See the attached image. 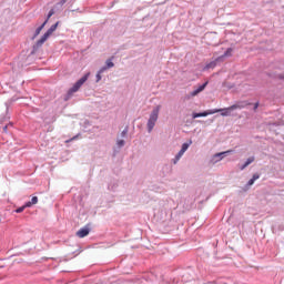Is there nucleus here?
Instances as JSON below:
<instances>
[{
    "mask_svg": "<svg viewBox=\"0 0 284 284\" xmlns=\"http://www.w3.org/2000/svg\"><path fill=\"white\" fill-rule=\"evenodd\" d=\"M88 79H90V72L85 73L82 78H80L73 85L72 88H70L64 97V101H69L70 98L72 97V94H74V92H79V90H81V88L83 87V84L85 83V81H88Z\"/></svg>",
    "mask_w": 284,
    "mask_h": 284,
    "instance_id": "obj_1",
    "label": "nucleus"
},
{
    "mask_svg": "<svg viewBox=\"0 0 284 284\" xmlns=\"http://www.w3.org/2000/svg\"><path fill=\"white\" fill-rule=\"evenodd\" d=\"M159 112H161L160 105L153 108L152 112L150 113L146 124L149 134L152 132V130H154V125H156V121H159Z\"/></svg>",
    "mask_w": 284,
    "mask_h": 284,
    "instance_id": "obj_2",
    "label": "nucleus"
},
{
    "mask_svg": "<svg viewBox=\"0 0 284 284\" xmlns=\"http://www.w3.org/2000/svg\"><path fill=\"white\" fill-rule=\"evenodd\" d=\"M52 34L49 33L48 31L41 37V39H39L32 47V51L31 54H34L36 52L39 51V48L43 47V43H45V41H48V39H50Z\"/></svg>",
    "mask_w": 284,
    "mask_h": 284,
    "instance_id": "obj_3",
    "label": "nucleus"
},
{
    "mask_svg": "<svg viewBox=\"0 0 284 284\" xmlns=\"http://www.w3.org/2000/svg\"><path fill=\"white\" fill-rule=\"evenodd\" d=\"M213 112L217 114V112H221V116H234V109L231 106L223 108V109H213Z\"/></svg>",
    "mask_w": 284,
    "mask_h": 284,
    "instance_id": "obj_4",
    "label": "nucleus"
},
{
    "mask_svg": "<svg viewBox=\"0 0 284 284\" xmlns=\"http://www.w3.org/2000/svg\"><path fill=\"white\" fill-rule=\"evenodd\" d=\"M232 152H234V150H227V151L215 153L212 159L213 163H219L220 161H223V159H225L227 154H232Z\"/></svg>",
    "mask_w": 284,
    "mask_h": 284,
    "instance_id": "obj_5",
    "label": "nucleus"
},
{
    "mask_svg": "<svg viewBox=\"0 0 284 284\" xmlns=\"http://www.w3.org/2000/svg\"><path fill=\"white\" fill-rule=\"evenodd\" d=\"M211 114H216V111H214V109H211L203 112H193L192 119H201L203 116H210Z\"/></svg>",
    "mask_w": 284,
    "mask_h": 284,
    "instance_id": "obj_6",
    "label": "nucleus"
},
{
    "mask_svg": "<svg viewBox=\"0 0 284 284\" xmlns=\"http://www.w3.org/2000/svg\"><path fill=\"white\" fill-rule=\"evenodd\" d=\"M90 224H87L85 226L81 227L78 232H77V236L79 239H85V236H88V234H90Z\"/></svg>",
    "mask_w": 284,
    "mask_h": 284,
    "instance_id": "obj_7",
    "label": "nucleus"
},
{
    "mask_svg": "<svg viewBox=\"0 0 284 284\" xmlns=\"http://www.w3.org/2000/svg\"><path fill=\"white\" fill-rule=\"evenodd\" d=\"M248 105H252L250 101H240L232 105L233 110H245Z\"/></svg>",
    "mask_w": 284,
    "mask_h": 284,
    "instance_id": "obj_8",
    "label": "nucleus"
},
{
    "mask_svg": "<svg viewBox=\"0 0 284 284\" xmlns=\"http://www.w3.org/2000/svg\"><path fill=\"white\" fill-rule=\"evenodd\" d=\"M109 192H116L119 190V180L111 179L108 184Z\"/></svg>",
    "mask_w": 284,
    "mask_h": 284,
    "instance_id": "obj_9",
    "label": "nucleus"
},
{
    "mask_svg": "<svg viewBox=\"0 0 284 284\" xmlns=\"http://www.w3.org/2000/svg\"><path fill=\"white\" fill-rule=\"evenodd\" d=\"M207 81H205L204 83H202L199 88L194 89L190 94L191 97H196L199 94H201V92H203V90H205V88H207Z\"/></svg>",
    "mask_w": 284,
    "mask_h": 284,
    "instance_id": "obj_10",
    "label": "nucleus"
},
{
    "mask_svg": "<svg viewBox=\"0 0 284 284\" xmlns=\"http://www.w3.org/2000/svg\"><path fill=\"white\" fill-rule=\"evenodd\" d=\"M261 179V174L254 173L253 176L247 181L246 187H252L254 185V182L258 181Z\"/></svg>",
    "mask_w": 284,
    "mask_h": 284,
    "instance_id": "obj_11",
    "label": "nucleus"
},
{
    "mask_svg": "<svg viewBox=\"0 0 284 284\" xmlns=\"http://www.w3.org/2000/svg\"><path fill=\"white\" fill-rule=\"evenodd\" d=\"M254 161H255L254 156H251V158L246 159L244 164L240 165V170L241 171L245 170V168H247L248 165H252V163H254Z\"/></svg>",
    "mask_w": 284,
    "mask_h": 284,
    "instance_id": "obj_12",
    "label": "nucleus"
},
{
    "mask_svg": "<svg viewBox=\"0 0 284 284\" xmlns=\"http://www.w3.org/2000/svg\"><path fill=\"white\" fill-rule=\"evenodd\" d=\"M191 145H192V140H189V142H184L182 144L180 152H182V154H185V152H187V150Z\"/></svg>",
    "mask_w": 284,
    "mask_h": 284,
    "instance_id": "obj_13",
    "label": "nucleus"
},
{
    "mask_svg": "<svg viewBox=\"0 0 284 284\" xmlns=\"http://www.w3.org/2000/svg\"><path fill=\"white\" fill-rule=\"evenodd\" d=\"M113 61H114V57H111L105 61L104 67H105L106 70H110V68H114V62Z\"/></svg>",
    "mask_w": 284,
    "mask_h": 284,
    "instance_id": "obj_14",
    "label": "nucleus"
},
{
    "mask_svg": "<svg viewBox=\"0 0 284 284\" xmlns=\"http://www.w3.org/2000/svg\"><path fill=\"white\" fill-rule=\"evenodd\" d=\"M216 61H221V59L217 58L216 60L206 63L205 70H214V68L216 67Z\"/></svg>",
    "mask_w": 284,
    "mask_h": 284,
    "instance_id": "obj_15",
    "label": "nucleus"
},
{
    "mask_svg": "<svg viewBox=\"0 0 284 284\" xmlns=\"http://www.w3.org/2000/svg\"><path fill=\"white\" fill-rule=\"evenodd\" d=\"M37 203H39V197L32 196L31 201L26 202V207H31L32 205H37Z\"/></svg>",
    "mask_w": 284,
    "mask_h": 284,
    "instance_id": "obj_16",
    "label": "nucleus"
},
{
    "mask_svg": "<svg viewBox=\"0 0 284 284\" xmlns=\"http://www.w3.org/2000/svg\"><path fill=\"white\" fill-rule=\"evenodd\" d=\"M183 152L179 151L178 154L174 156V159L172 160L173 165H176V163H179V161H181V158L183 156Z\"/></svg>",
    "mask_w": 284,
    "mask_h": 284,
    "instance_id": "obj_17",
    "label": "nucleus"
},
{
    "mask_svg": "<svg viewBox=\"0 0 284 284\" xmlns=\"http://www.w3.org/2000/svg\"><path fill=\"white\" fill-rule=\"evenodd\" d=\"M57 28H59V21L55 22L54 24H52V26L47 30V32H48L49 34H52L53 32L57 31Z\"/></svg>",
    "mask_w": 284,
    "mask_h": 284,
    "instance_id": "obj_18",
    "label": "nucleus"
},
{
    "mask_svg": "<svg viewBox=\"0 0 284 284\" xmlns=\"http://www.w3.org/2000/svg\"><path fill=\"white\" fill-rule=\"evenodd\" d=\"M233 49L227 48L226 51L219 59H224V57H232Z\"/></svg>",
    "mask_w": 284,
    "mask_h": 284,
    "instance_id": "obj_19",
    "label": "nucleus"
},
{
    "mask_svg": "<svg viewBox=\"0 0 284 284\" xmlns=\"http://www.w3.org/2000/svg\"><path fill=\"white\" fill-rule=\"evenodd\" d=\"M29 206H26V203L22 206H19L18 209L14 210L16 214H21Z\"/></svg>",
    "mask_w": 284,
    "mask_h": 284,
    "instance_id": "obj_20",
    "label": "nucleus"
},
{
    "mask_svg": "<svg viewBox=\"0 0 284 284\" xmlns=\"http://www.w3.org/2000/svg\"><path fill=\"white\" fill-rule=\"evenodd\" d=\"M67 1L68 0H60L58 3H55L54 8H58V10H59V8H63V6H65Z\"/></svg>",
    "mask_w": 284,
    "mask_h": 284,
    "instance_id": "obj_21",
    "label": "nucleus"
},
{
    "mask_svg": "<svg viewBox=\"0 0 284 284\" xmlns=\"http://www.w3.org/2000/svg\"><path fill=\"white\" fill-rule=\"evenodd\" d=\"M116 145H118L119 150H121V148L125 146V140H118Z\"/></svg>",
    "mask_w": 284,
    "mask_h": 284,
    "instance_id": "obj_22",
    "label": "nucleus"
},
{
    "mask_svg": "<svg viewBox=\"0 0 284 284\" xmlns=\"http://www.w3.org/2000/svg\"><path fill=\"white\" fill-rule=\"evenodd\" d=\"M41 34V29L38 27L33 33L32 39H37Z\"/></svg>",
    "mask_w": 284,
    "mask_h": 284,
    "instance_id": "obj_23",
    "label": "nucleus"
},
{
    "mask_svg": "<svg viewBox=\"0 0 284 284\" xmlns=\"http://www.w3.org/2000/svg\"><path fill=\"white\" fill-rule=\"evenodd\" d=\"M53 16H54V9H50L48 14H47L48 21H50V18H52Z\"/></svg>",
    "mask_w": 284,
    "mask_h": 284,
    "instance_id": "obj_24",
    "label": "nucleus"
},
{
    "mask_svg": "<svg viewBox=\"0 0 284 284\" xmlns=\"http://www.w3.org/2000/svg\"><path fill=\"white\" fill-rule=\"evenodd\" d=\"M128 126H125L124 130L121 132L122 139H125V136H128Z\"/></svg>",
    "mask_w": 284,
    "mask_h": 284,
    "instance_id": "obj_25",
    "label": "nucleus"
},
{
    "mask_svg": "<svg viewBox=\"0 0 284 284\" xmlns=\"http://www.w3.org/2000/svg\"><path fill=\"white\" fill-rule=\"evenodd\" d=\"M102 73H99V71L97 72L95 75V83H99V81H101V79H103V77H101Z\"/></svg>",
    "mask_w": 284,
    "mask_h": 284,
    "instance_id": "obj_26",
    "label": "nucleus"
},
{
    "mask_svg": "<svg viewBox=\"0 0 284 284\" xmlns=\"http://www.w3.org/2000/svg\"><path fill=\"white\" fill-rule=\"evenodd\" d=\"M50 20H48V19H45L44 21H43V23L40 26V27H38V28H40V30H43L44 28H45V26H48V22H49Z\"/></svg>",
    "mask_w": 284,
    "mask_h": 284,
    "instance_id": "obj_27",
    "label": "nucleus"
},
{
    "mask_svg": "<svg viewBox=\"0 0 284 284\" xmlns=\"http://www.w3.org/2000/svg\"><path fill=\"white\" fill-rule=\"evenodd\" d=\"M50 20H48V19H45L44 21H43V23L40 26V27H38V28H40V30H43L44 28H45V26H48V22H49Z\"/></svg>",
    "mask_w": 284,
    "mask_h": 284,
    "instance_id": "obj_28",
    "label": "nucleus"
},
{
    "mask_svg": "<svg viewBox=\"0 0 284 284\" xmlns=\"http://www.w3.org/2000/svg\"><path fill=\"white\" fill-rule=\"evenodd\" d=\"M50 20H48V19H45L44 21H43V23L40 26V27H38V28H40V30H43L44 28H45V26H48V22H49Z\"/></svg>",
    "mask_w": 284,
    "mask_h": 284,
    "instance_id": "obj_29",
    "label": "nucleus"
},
{
    "mask_svg": "<svg viewBox=\"0 0 284 284\" xmlns=\"http://www.w3.org/2000/svg\"><path fill=\"white\" fill-rule=\"evenodd\" d=\"M50 20H48V19H45L44 21H43V23L40 26V27H38V28H40V30H43L44 28H45V26H48V22H49Z\"/></svg>",
    "mask_w": 284,
    "mask_h": 284,
    "instance_id": "obj_30",
    "label": "nucleus"
},
{
    "mask_svg": "<svg viewBox=\"0 0 284 284\" xmlns=\"http://www.w3.org/2000/svg\"><path fill=\"white\" fill-rule=\"evenodd\" d=\"M106 67L105 65H103V67H101L99 70H98V72H99V74H103V72H106Z\"/></svg>",
    "mask_w": 284,
    "mask_h": 284,
    "instance_id": "obj_31",
    "label": "nucleus"
},
{
    "mask_svg": "<svg viewBox=\"0 0 284 284\" xmlns=\"http://www.w3.org/2000/svg\"><path fill=\"white\" fill-rule=\"evenodd\" d=\"M260 102H255L253 106V112H256L258 110Z\"/></svg>",
    "mask_w": 284,
    "mask_h": 284,
    "instance_id": "obj_32",
    "label": "nucleus"
},
{
    "mask_svg": "<svg viewBox=\"0 0 284 284\" xmlns=\"http://www.w3.org/2000/svg\"><path fill=\"white\" fill-rule=\"evenodd\" d=\"M79 139V135L73 136L71 140L67 141V143H70V141H77Z\"/></svg>",
    "mask_w": 284,
    "mask_h": 284,
    "instance_id": "obj_33",
    "label": "nucleus"
},
{
    "mask_svg": "<svg viewBox=\"0 0 284 284\" xmlns=\"http://www.w3.org/2000/svg\"><path fill=\"white\" fill-rule=\"evenodd\" d=\"M3 132H8V125L3 126Z\"/></svg>",
    "mask_w": 284,
    "mask_h": 284,
    "instance_id": "obj_34",
    "label": "nucleus"
},
{
    "mask_svg": "<svg viewBox=\"0 0 284 284\" xmlns=\"http://www.w3.org/2000/svg\"><path fill=\"white\" fill-rule=\"evenodd\" d=\"M114 154H119V150L116 151V149L113 150Z\"/></svg>",
    "mask_w": 284,
    "mask_h": 284,
    "instance_id": "obj_35",
    "label": "nucleus"
}]
</instances>
